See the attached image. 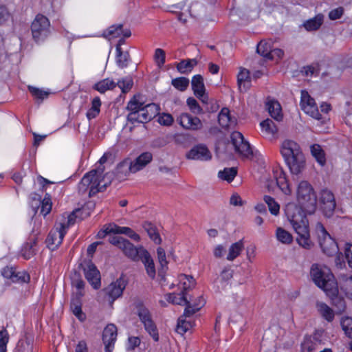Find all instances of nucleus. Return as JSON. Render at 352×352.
<instances>
[{
  "instance_id": "1",
  "label": "nucleus",
  "mask_w": 352,
  "mask_h": 352,
  "mask_svg": "<svg viewBox=\"0 0 352 352\" xmlns=\"http://www.w3.org/2000/svg\"><path fill=\"white\" fill-rule=\"evenodd\" d=\"M282 193L285 196L284 210L287 221L297 234L298 244L310 250L314 243L310 239L309 221L307 215L312 214L317 208V194L312 184L307 180L301 179L295 186V197L297 203L287 198L292 193V189L287 175L283 168L275 166L272 176Z\"/></svg>"
},
{
  "instance_id": "2",
  "label": "nucleus",
  "mask_w": 352,
  "mask_h": 352,
  "mask_svg": "<svg viewBox=\"0 0 352 352\" xmlns=\"http://www.w3.org/2000/svg\"><path fill=\"white\" fill-rule=\"evenodd\" d=\"M310 276L315 285L322 289L331 299L340 313L344 311L346 304L339 295L338 283L330 268L321 263H314L310 269Z\"/></svg>"
},
{
  "instance_id": "3",
  "label": "nucleus",
  "mask_w": 352,
  "mask_h": 352,
  "mask_svg": "<svg viewBox=\"0 0 352 352\" xmlns=\"http://www.w3.org/2000/svg\"><path fill=\"white\" fill-rule=\"evenodd\" d=\"M111 182V175L104 174L103 168L99 167L84 175L78 184V190L82 194L88 192L91 197L105 189Z\"/></svg>"
},
{
  "instance_id": "4",
  "label": "nucleus",
  "mask_w": 352,
  "mask_h": 352,
  "mask_svg": "<svg viewBox=\"0 0 352 352\" xmlns=\"http://www.w3.org/2000/svg\"><path fill=\"white\" fill-rule=\"evenodd\" d=\"M126 109L130 111L127 120L131 123L147 122L155 118L160 110L159 105L155 103L144 105L137 97H134L128 102Z\"/></svg>"
},
{
  "instance_id": "5",
  "label": "nucleus",
  "mask_w": 352,
  "mask_h": 352,
  "mask_svg": "<svg viewBox=\"0 0 352 352\" xmlns=\"http://www.w3.org/2000/svg\"><path fill=\"white\" fill-rule=\"evenodd\" d=\"M80 212L77 210L70 214H64L61 219L56 224L55 228L52 230L46 240L47 247L54 250L63 241L68 228L73 225L76 218V214Z\"/></svg>"
},
{
  "instance_id": "6",
  "label": "nucleus",
  "mask_w": 352,
  "mask_h": 352,
  "mask_svg": "<svg viewBox=\"0 0 352 352\" xmlns=\"http://www.w3.org/2000/svg\"><path fill=\"white\" fill-rule=\"evenodd\" d=\"M316 232L322 252L329 256L337 255L335 263L337 267L342 268L344 266V262L339 252V248L336 241L326 231L324 227L320 223L316 224Z\"/></svg>"
},
{
  "instance_id": "7",
  "label": "nucleus",
  "mask_w": 352,
  "mask_h": 352,
  "mask_svg": "<svg viewBox=\"0 0 352 352\" xmlns=\"http://www.w3.org/2000/svg\"><path fill=\"white\" fill-rule=\"evenodd\" d=\"M109 242L119 249L124 254L133 261H139L147 250L142 246L135 247L122 236H113L109 238Z\"/></svg>"
},
{
  "instance_id": "8",
  "label": "nucleus",
  "mask_w": 352,
  "mask_h": 352,
  "mask_svg": "<svg viewBox=\"0 0 352 352\" xmlns=\"http://www.w3.org/2000/svg\"><path fill=\"white\" fill-rule=\"evenodd\" d=\"M109 242L119 249L124 254L133 261H139L147 250L142 246L135 247L122 236H113L109 238Z\"/></svg>"
},
{
  "instance_id": "9",
  "label": "nucleus",
  "mask_w": 352,
  "mask_h": 352,
  "mask_svg": "<svg viewBox=\"0 0 352 352\" xmlns=\"http://www.w3.org/2000/svg\"><path fill=\"white\" fill-rule=\"evenodd\" d=\"M231 142L233 145L234 150L241 157L246 159H252L254 155V152L250 144L245 140L243 135L238 131L232 133Z\"/></svg>"
},
{
  "instance_id": "10",
  "label": "nucleus",
  "mask_w": 352,
  "mask_h": 352,
  "mask_svg": "<svg viewBox=\"0 0 352 352\" xmlns=\"http://www.w3.org/2000/svg\"><path fill=\"white\" fill-rule=\"evenodd\" d=\"M204 304L205 300L200 298L199 304L196 308H194L191 310L190 307H186L184 314L182 316H180L178 319L176 329V331L178 333L183 335L193 327L194 323L190 316L195 314L197 311H198L201 309V307L204 305Z\"/></svg>"
},
{
  "instance_id": "11",
  "label": "nucleus",
  "mask_w": 352,
  "mask_h": 352,
  "mask_svg": "<svg viewBox=\"0 0 352 352\" xmlns=\"http://www.w3.org/2000/svg\"><path fill=\"white\" fill-rule=\"evenodd\" d=\"M32 34L34 39L39 41L45 38L50 33V21L48 19L38 14L32 23Z\"/></svg>"
},
{
  "instance_id": "12",
  "label": "nucleus",
  "mask_w": 352,
  "mask_h": 352,
  "mask_svg": "<svg viewBox=\"0 0 352 352\" xmlns=\"http://www.w3.org/2000/svg\"><path fill=\"white\" fill-rule=\"evenodd\" d=\"M138 316L148 333L155 341H158L159 335L157 329L148 309L143 306L140 307L138 309Z\"/></svg>"
},
{
  "instance_id": "13",
  "label": "nucleus",
  "mask_w": 352,
  "mask_h": 352,
  "mask_svg": "<svg viewBox=\"0 0 352 352\" xmlns=\"http://www.w3.org/2000/svg\"><path fill=\"white\" fill-rule=\"evenodd\" d=\"M300 106L302 111L311 117L316 120L321 118L320 113L314 99L312 98L306 91H301Z\"/></svg>"
},
{
  "instance_id": "14",
  "label": "nucleus",
  "mask_w": 352,
  "mask_h": 352,
  "mask_svg": "<svg viewBox=\"0 0 352 352\" xmlns=\"http://www.w3.org/2000/svg\"><path fill=\"white\" fill-rule=\"evenodd\" d=\"M320 201L322 204V210L324 214L327 217H330L336 208V201L333 193L327 189L321 190Z\"/></svg>"
},
{
  "instance_id": "15",
  "label": "nucleus",
  "mask_w": 352,
  "mask_h": 352,
  "mask_svg": "<svg viewBox=\"0 0 352 352\" xmlns=\"http://www.w3.org/2000/svg\"><path fill=\"white\" fill-rule=\"evenodd\" d=\"M177 122L184 129L197 131L202 128L201 120L197 117H193L188 113H182L177 118Z\"/></svg>"
},
{
  "instance_id": "16",
  "label": "nucleus",
  "mask_w": 352,
  "mask_h": 352,
  "mask_svg": "<svg viewBox=\"0 0 352 352\" xmlns=\"http://www.w3.org/2000/svg\"><path fill=\"white\" fill-rule=\"evenodd\" d=\"M186 156L188 160L208 161L212 158V153L205 145L197 144L194 146Z\"/></svg>"
},
{
  "instance_id": "17",
  "label": "nucleus",
  "mask_w": 352,
  "mask_h": 352,
  "mask_svg": "<svg viewBox=\"0 0 352 352\" xmlns=\"http://www.w3.org/2000/svg\"><path fill=\"white\" fill-rule=\"evenodd\" d=\"M289 172L293 175H298L302 173L306 167V160L303 153L289 158L285 161Z\"/></svg>"
},
{
  "instance_id": "18",
  "label": "nucleus",
  "mask_w": 352,
  "mask_h": 352,
  "mask_svg": "<svg viewBox=\"0 0 352 352\" xmlns=\"http://www.w3.org/2000/svg\"><path fill=\"white\" fill-rule=\"evenodd\" d=\"M280 151L285 161L302 153L299 144L291 140H284L280 145Z\"/></svg>"
},
{
  "instance_id": "19",
  "label": "nucleus",
  "mask_w": 352,
  "mask_h": 352,
  "mask_svg": "<svg viewBox=\"0 0 352 352\" xmlns=\"http://www.w3.org/2000/svg\"><path fill=\"white\" fill-rule=\"evenodd\" d=\"M117 338V327L113 324L106 326L102 333V341L106 352H111Z\"/></svg>"
},
{
  "instance_id": "20",
  "label": "nucleus",
  "mask_w": 352,
  "mask_h": 352,
  "mask_svg": "<svg viewBox=\"0 0 352 352\" xmlns=\"http://www.w3.org/2000/svg\"><path fill=\"white\" fill-rule=\"evenodd\" d=\"M191 85L195 96L197 97L204 104H208V96L206 94L203 77L199 74L195 75L192 78Z\"/></svg>"
},
{
  "instance_id": "21",
  "label": "nucleus",
  "mask_w": 352,
  "mask_h": 352,
  "mask_svg": "<svg viewBox=\"0 0 352 352\" xmlns=\"http://www.w3.org/2000/svg\"><path fill=\"white\" fill-rule=\"evenodd\" d=\"M83 270L85 278L93 288L98 289L100 287V274L96 267L91 263H87L84 266Z\"/></svg>"
},
{
  "instance_id": "22",
  "label": "nucleus",
  "mask_w": 352,
  "mask_h": 352,
  "mask_svg": "<svg viewBox=\"0 0 352 352\" xmlns=\"http://www.w3.org/2000/svg\"><path fill=\"white\" fill-rule=\"evenodd\" d=\"M126 287L124 279L118 278L116 281L112 282L104 289L105 294L109 296V300L113 302L116 298L121 296L123 290Z\"/></svg>"
},
{
  "instance_id": "23",
  "label": "nucleus",
  "mask_w": 352,
  "mask_h": 352,
  "mask_svg": "<svg viewBox=\"0 0 352 352\" xmlns=\"http://www.w3.org/2000/svg\"><path fill=\"white\" fill-rule=\"evenodd\" d=\"M1 275L13 283H27L30 280V276L25 272H16L12 267H6L1 271Z\"/></svg>"
},
{
  "instance_id": "24",
  "label": "nucleus",
  "mask_w": 352,
  "mask_h": 352,
  "mask_svg": "<svg viewBox=\"0 0 352 352\" xmlns=\"http://www.w3.org/2000/svg\"><path fill=\"white\" fill-rule=\"evenodd\" d=\"M153 155L149 152L140 154L135 160H131L132 173H135L146 167L152 160Z\"/></svg>"
},
{
  "instance_id": "25",
  "label": "nucleus",
  "mask_w": 352,
  "mask_h": 352,
  "mask_svg": "<svg viewBox=\"0 0 352 352\" xmlns=\"http://www.w3.org/2000/svg\"><path fill=\"white\" fill-rule=\"evenodd\" d=\"M237 85L241 91H247L251 87V78L250 72L247 69L241 67L237 75Z\"/></svg>"
},
{
  "instance_id": "26",
  "label": "nucleus",
  "mask_w": 352,
  "mask_h": 352,
  "mask_svg": "<svg viewBox=\"0 0 352 352\" xmlns=\"http://www.w3.org/2000/svg\"><path fill=\"white\" fill-rule=\"evenodd\" d=\"M129 173H132L131 159L126 158L118 164L116 175L119 179H122Z\"/></svg>"
},
{
  "instance_id": "27",
  "label": "nucleus",
  "mask_w": 352,
  "mask_h": 352,
  "mask_svg": "<svg viewBox=\"0 0 352 352\" xmlns=\"http://www.w3.org/2000/svg\"><path fill=\"white\" fill-rule=\"evenodd\" d=\"M266 107L272 118L277 121H280L282 120V109L278 101L274 100H269L266 102Z\"/></svg>"
},
{
  "instance_id": "28",
  "label": "nucleus",
  "mask_w": 352,
  "mask_h": 352,
  "mask_svg": "<svg viewBox=\"0 0 352 352\" xmlns=\"http://www.w3.org/2000/svg\"><path fill=\"white\" fill-rule=\"evenodd\" d=\"M81 297L73 296L71 300L70 309L74 315L80 321L86 318L85 314L82 311Z\"/></svg>"
},
{
  "instance_id": "29",
  "label": "nucleus",
  "mask_w": 352,
  "mask_h": 352,
  "mask_svg": "<svg viewBox=\"0 0 352 352\" xmlns=\"http://www.w3.org/2000/svg\"><path fill=\"white\" fill-rule=\"evenodd\" d=\"M232 276L233 273L230 269L226 268L223 270L220 275L214 280V286L219 289H224Z\"/></svg>"
},
{
  "instance_id": "30",
  "label": "nucleus",
  "mask_w": 352,
  "mask_h": 352,
  "mask_svg": "<svg viewBox=\"0 0 352 352\" xmlns=\"http://www.w3.org/2000/svg\"><path fill=\"white\" fill-rule=\"evenodd\" d=\"M140 261L144 264L148 276L153 279L155 277L156 270L153 260L149 252L147 251Z\"/></svg>"
},
{
  "instance_id": "31",
  "label": "nucleus",
  "mask_w": 352,
  "mask_h": 352,
  "mask_svg": "<svg viewBox=\"0 0 352 352\" xmlns=\"http://www.w3.org/2000/svg\"><path fill=\"white\" fill-rule=\"evenodd\" d=\"M219 123L223 129H228L235 124V120L230 116V110L228 108H223L219 113Z\"/></svg>"
},
{
  "instance_id": "32",
  "label": "nucleus",
  "mask_w": 352,
  "mask_h": 352,
  "mask_svg": "<svg viewBox=\"0 0 352 352\" xmlns=\"http://www.w3.org/2000/svg\"><path fill=\"white\" fill-rule=\"evenodd\" d=\"M260 125L261 127V131L266 138H272L277 133L276 126L274 122L270 119H267L261 122Z\"/></svg>"
},
{
  "instance_id": "33",
  "label": "nucleus",
  "mask_w": 352,
  "mask_h": 352,
  "mask_svg": "<svg viewBox=\"0 0 352 352\" xmlns=\"http://www.w3.org/2000/svg\"><path fill=\"white\" fill-rule=\"evenodd\" d=\"M316 309L320 316L328 322H331L335 316L333 310L326 303L318 302L316 303Z\"/></svg>"
},
{
  "instance_id": "34",
  "label": "nucleus",
  "mask_w": 352,
  "mask_h": 352,
  "mask_svg": "<svg viewBox=\"0 0 352 352\" xmlns=\"http://www.w3.org/2000/svg\"><path fill=\"white\" fill-rule=\"evenodd\" d=\"M275 236L277 241L284 245H289L293 241L292 234L281 227L276 228Z\"/></svg>"
},
{
  "instance_id": "35",
  "label": "nucleus",
  "mask_w": 352,
  "mask_h": 352,
  "mask_svg": "<svg viewBox=\"0 0 352 352\" xmlns=\"http://www.w3.org/2000/svg\"><path fill=\"white\" fill-rule=\"evenodd\" d=\"M243 243L242 241H239L236 243H232L229 249L226 256V259L229 261H234L237 256H239L243 250Z\"/></svg>"
},
{
  "instance_id": "36",
  "label": "nucleus",
  "mask_w": 352,
  "mask_h": 352,
  "mask_svg": "<svg viewBox=\"0 0 352 352\" xmlns=\"http://www.w3.org/2000/svg\"><path fill=\"white\" fill-rule=\"evenodd\" d=\"M116 86V82L110 78L103 79L94 85V89L104 94L108 90H111Z\"/></svg>"
},
{
  "instance_id": "37",
  "label": "nucleus",
  "mask_w": 352,
  "mask_h": 352,
  "mask_svg": "<svg viewBox=\"0 0 352 352\" xmlns=\"http://www.w3.org/2000/svg\"><path fill=\"white\" fill-rule=\"evenodd\" d=\"M195 285V279L190 276L181 274L179 276L178 287L182 289L181 292H184L186 294V292L192 288Z\"/></svg>"
},
{
  "instance_id": "38",
  "label": "nucleus",
  "mask_w": 352,
  "mask_h": 352,
  "mask_svg": "<svg viewBox=\"0 0 352 352\" xmlns=\"http://www.w3.org/2000/svg\"><path fill=\"white\" fill-rule=\"evenodd\" d=\"M237 169L235 167L225 168L223 170H221L218 172V177L223 181H226L228 183L233 181L234 177L236 176Z\"/></svg>"
},
{
  "instance_id": "39",
  "label": "nucleus",
  "mask_w": 352,
  "mask_h": 352,
  "mask_svg": "<svg viewBox=\"0 0 352 352\" xmlns=\"http://www.w3.org/2000/svg\"><path fill=\"white\" fill-rule=\"evenodd\" d=\"M197 64V61L196 59L184 60L177 64V69L181 74H188L191 72Z\"/></svg>"
},
{
  "instance_id": "40",
  "label": "nucleus",
  "mask_w": 352,
  "mask_h": 352,
  "mask_svg": "<svg viewBox=\"0 0 352 352\" xmlns=\"http://www.w3.org/2000/svg\"><path fill=\"white\" fill-rule=\"evenodd\" d=\"M311 153L320 166H324L326 163L325 154L321 146L318 144H314L311 146Z\"/></svg>"
},
{
  "instance_id": "41",
  "label": "nucleus",
  "mask_w": 352,
  "mask_h": 352,
  "mask_svg": "<svg viewBox=\"0 0 352 352\" xmlns=\"http://www.w3.org/2000/svg\"><path fill=\"white\" fill-rule=\"evenodd\" d=\"M323 15L318 14L314 18L305 22L303 25L308 31L316 30L321 26L323 22Z\"/></svg>"
},
{
  "instance_id": "42",
  "label": "nucleus",
  "mask_w": 352,
  "mask_h": 352,
  "mask_svg": "<svg viewBox=\"0 0 352 352\" xmlns=\"http://www.w3.org/2000/svg\"><path fill=\"white\" fill-rule=\"evenodd\" d=\"M166 299L169 302L175 305H186L188 303V301L186 299V295L184 292H181L179 294H168L166 295Z\"/></svg>"
},
{
  "instance_id": "43",
  "label": "nucleus",
  "mask_w": 352,
  "mask_h": 352,
  "mask_svg": "<svg viewBox=\"0 0 352 352\" xmlns=\"http://www.w3.org/2000/svg\"><path fill=\"white\" fill-rule=\"evenodd\" d=\"M263 200L267 205L270 212L274 216H278L280 213V205L275 199L271 196L265 195Z\"/></svg>"
},
{
  "instance_id": "44",
  "label": "nucleus",
  "mask_w": 352,
  "mask_h": 352,
  "mask_svg": "<svg viewBox=\"0 0 352 352\" xmlns=\"http://www.w3.org/2000/svg\"><path fill=\"white\" fill-rule=\"evenodd\" d=\"M101 101L99 97H96L91 102V107L87 112V117L89 120L95 118L100 113Z\"/></svg>"
},
{
  "instance_id": "45",
  "label": "nucleus",
  "mask_w": 352,
  "mask_h": 352,
  "mask_svg": "<svg viewBox=\"0 0 352 352\" xmlns=\"http://www.w3.org/2000/svg\"><path fill=\"white\" fill-rule=\"evenodd\" d=\"M122 25H112L109 27L103 33V36L106 38L111 40L115 38H118L122 35Z\"/></svg>"
},
{
  "instance_id": "46",
  "label": "nucleus",
  "mask_w": 352,
  "mask_h": 352,
  "mask_svg": "<svg viewBox=\"0 0 352 352\" xmlns=\"http://www.w3.org/2000/svg\"><path fill=\"white\" fill-rule=\"evenodd\" d=\"M28 89L32 95L37 100H40L41 101L47 98L50 92L49 90H45L43 89H39L33 86H28Z\"/></svg>"
},
{
  "instance_id": "47",
  "label": "nucleus",
  "mask_w": 352,
  "mask_h": 352,
  "mask_svg": "<svg viewBox=\"0 0 352 352\" xmlns=\"http://www.w3.org/2000/svg\"><path fill=\"white\" fill-rule=\"evenodd\" d=\"M144 228L152 241H153L156 244H160L161 243V238L155 226L151 223H146Z\"/></svg>"
},
{
  "instance_id": "48",
  "label": "nucleus",
  "mask_w": 352,
  "mask_h": 352,
  "mask_svg": "<svg viewBox=\"0 0 352 352\" xmlns=\"http://www.w3.org/2000/svg\"><path fill=\"white\" fill-rule=\"evenodd\" d=\"M171 84L175 89L184 91L189 85V80L185 77H179L173 79Z\"/></svg>"
},
{
  "instance_id": "49",
  "label": "nucleus",
  "mask_w": 352,
  "mask_h": 352,
  "mask_svg": "<svg viewBox=\"0 0 352 352\" xmlns=\"http://www.w3.org/2000/svg\"><path fill=\"white\" fill-rule=\"evenodd\" d=\"M257 52L265 58H268L272 51V46L269 42L262 41L257 45Z\"/></svg>"
},
{
  "instance_id": "50",
  "label": "nucleus",
  "mask_w": 352,
  "mask_h": 352,
  "mask_svg": "<svg viewBox=\"0 0 352 352\" xmlns=\"http://www.w3.org/2000/svg\"><path fill=\"white\" fill-rule=\"evenodd\" d=\"M340 324L345 334L348 337L352 338V318L343 317L341 319Z\"/></svg>"
},
{
  "instance_id": "51",
  "label": "nucleus",
  "mask_w": 352,
  "mask_h": 352,
  "mask_svg": "<svg viewBox=\"0 0 352 352\" xmlns=\"http://www.w3.org/2000/svg\"><path fill=\"white\" fill-rule=\"evenodd\" d=\"M52 210V201L50 196L47 194L41 202V213L46 216Z\"/></svg>"
},
{
  "instance_id": "52",
  "label": "nucleus",
  "mask_w": 352,
  "mask_h": 352,
  "mask_svg": "<svg viewBox=\"0 0 352 352\" xmlns=\"http://www.w3.org/2000/svg\"><path fill=\"white\" fill-rule=\"evenodd\" d=\"M157 258L159 263L161 266V271L164 272L167 269L168 261H166V256L165 251L162 248L157 249Z\"/></svg>"
},
{
  "instance_id": "53",
  "label": "nucleus",
  "mask_w": 352,
  "mask_h": 352,
  "mask_svg": "<svg viewBox=\"0 0 352 352\" xmlns=\"http://www.w3.org/2000/svg\"><path fill=\"white\" fill-rule=\"evenodd\" d=\"M133 80L129 77H126L121 80H119L116 83V85H118V86L121 89L122 91L125 93L131 89L133 86Z\"/></svg>"
},
{
  "instance_id": "54",
  "label": "nucleus",
  "mask_w": 352,
  "mask_h": 352,
  "mask_svg": "<svg viewBox=\"0 0 352 352\" xmlns=\"http://www.w3.org/2000/svg\"><path fill=\"white\" fill-rule=\"evenodd\" d=\"M187 105L190 110L195 114H200L202 113V109L199 106L197 101L193 98H188L186 100Z\"/></svg>"
},
{
  "instance_id": "55",
  "label": "nucleus",
  "mask_w": 352,
  "mask_h": 352,
  "mask_svg": "<svg viewBox=\"0 0 352 352\" xmlns=\"http://www.w3.org/2000/svg\"><path fill=\"white\" fill-rule=\"evenodd\" d=\"M116 53L118 65L122 67H125L128 60V54L126 53H123L121 50V47L119 46L116 47Z\"/></svg>"
},
{
  "instance_id": "56",
  "label": "nucleus",
  "mask_w": 352,
  "mask_h": 352,
  "mask_svg": "<svg viewBox=\"0 0 352 352\" xmlns=\"http://www.w3.org/2000/svg\"><path fill=\"white\" fill-rule=\"evenodd\" d=\"M154 60L158 67H161L165 63V52L160 48H157L155 51Z\"/></svg>"
},
{
  "instance_id": "57",
  "label": "nucleus",
  "mask_w": 352,
  "mask_h": 352,
  "mask_svg": "<svg viewBox=\"0 0 352 352\" xmlns=\"http://www.w3.org/2000/svg\"><path fill=\"white\" fill-rule=\"evenodd\" d=\"M173 118L170 113H162L161 114H159L158 122L161 125L170 126L173 124Z\"/></svg>"
},
{
  "instance_id": "58",
  "label": "nucleus",
  "mask_w": 352,
  "mask_h": 352,
  "mask_svg": "<svg viewBox=\"0 0 352 352\" xmlns=\"http://www.w3.org/2000/svg\"><path fill=\"white\" fill-rule=\"evenodd\" d=\"M140 339L137 336H130L128 338L127 343L126 345V349L131 351L135 349L140 344Z\"/></svg>"
},
{
  "instance_id": "59",
  "label": "nucleus",
  "mask_w": 352,
  "mask_h": 352,
  "mask_svg": "<svg viewBox=\"0 0 352 352\" xmlns=\"http://www.w3.org/2000/svg\"><path fill=\"white\" fill-rule=\"evenodd\" d=\"M33 243H28L24 245L22 249V255L25 259L30 258L34 254V249L33 248Z\"/></svg>"
},
{
  "instance_id": "60",
  "label": "nucleus",
  "mask_w": 352,
  "mask_h": 352,
  "mask_svg": "<svg viewBox=\"0 0 352 352\" xmlns=\"http://www.w3.org/2000/svg\"><path fill=\"white\" fill-rule=\"evenodd\" d=\"M302 350L307 352H312L316 348V344L313 342L311 338H306L302 344Z\"/></svg>"
},
{
  "instance_id": "61",
  "label": "nucleus",
  "mask_w": 352,
  "mask_h": 352,
  "mask_svg": "<svg viewBox=\"0 0 352 352\" xmlns=\"http://www.w3.org/2000/svg\"><path fill=\"white\" fill-rule=\"evenodd\" d=\"M344 256L349 267L352 269V243L345 245Z\"/></svg>"
},
{
  "instance_id": "62",
  "label": "nucleus",
  "mask_w": 352,
  "mask_h": 352,
  "mask_svg": "<svg viewBox=\"0 0 352 352\" xmlns=\"http://www.w3.org/2000/svg\"><path fill=\"white\" fill-rule=\"evenodd\" d=\"M284 55V52L278 48L272 49L267 59L278 61Z\"/></svg>"
},
{
  "instance_id": "63",
  "label": "nucleus",
  "mask_w": 352,
  "mask_h": 352,
  "mask_svg": "<svg viewBox=\"0 0 352 352\" xmlns=\"http://www.w3.org/2000/svg\"><path fill=\"white\" fill-rule=\"evenodd\" d=\"M343 11L342 8H336L329 12V16L331 20L340 19L343 14Z\"/></svg>"
},
{
  "instance_id": "64",
  "label": "nucleus",
  "mask_w": 352,
  "mask_h": 352,
  "mask_svg": "<svg viewBox=\"0 0 352 352\" xmlns=\"http://www.w3.org/2000/svg\"><path fill=\"white\" fill-rule=\"evenodd\" d=\"M226 252V248L222 245H217L214 248L213 254L214 257L221 258Z\"/></svg>"
}]
</instances>
